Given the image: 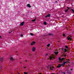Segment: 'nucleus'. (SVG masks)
Returning <instances> with one entry per match:
<instances>
[{
    "instance_id": "f257e3e1",
    "label": "nucleus",
    "mask_w": 74,
    "mask_h": 74,
    "mask_svg": "<svg viewBox=\"0 0 74 74\" xmlns=\"http://www.w3.org/2000/svg\"><path fill=\"white\" fill-rule=\"evenodd\" d=\"M58 60L59 61H63V60H64V58H62L61 59V58L60 57L58 59Z\"/></svg>"
},
{
    "instance_id": "f03ea898",
    "label": "nucleus",
    "mask_w": 74,
    "mask_h": 74,
    "mask_svg": "<svg viewBox=\"0 0 74 74\" xmlns=\"http://www.w3.org/2000/svg\"><path fill=\"white\" fill-rule=\"evenodd\" d=\"M68 40H70V41H71V38L70 37H68L67 38Z\"/></svg>"
},
{
    "instance_id": "7ed1b4c3",
    "label": "nucleus",
    "mask_w": 74,
    "mask_h": 74,
    "mask_svg": "<svg viewBox=\"0 0 74 74\" xmlns=\"http://www.w3.org/2000/svg\"><path fill=\"white\" fill-rule=\"evenodd\" d=\"M62 66H63L62 64H60V65H58L57 68H60Z\"/></svg>"
},
{
    "instance_id": "20e7f679",
    "label": "nucleus",
    "mask_w": 74,
    "mask_h": 74,
    "mask_svg": "<svg viewBox=\"0 0 74 74\" xmlns=\"http://www.w3.org/2000/svg\"><path fill=\"white\" fill-rule=\"evenodd\" d=\"M25 23V22H22V23H21L20 24V26H23L24 25V24Z\"/></svg>"
},
{
    "instance_id": "39448f33",
    "label": "nucleus",
    "mask_w": 74,
    "mask_h": 74,
    "mask_svg": "<svg viewBox=\"0 0 74 74\" xmlns=\"http://www.w3.org/2000/svg\"><path fill=\"white\" fill-rule=\"evenodd\" d=\"M49 36H53V34L51 33H49L48 34Z\"/></svg>"
},
{
    "instance_id": "423d86ee",
    "label": "nucleus",
    "mask_w": 74,
    "mask_h": 74,
    "mask_svg": "<svg viewBox=\"0 0 74 74\" xmlns=\"http://www.w3.org/2000/svg\"><path fill=\"white\" fill-rule=\"evenodd\" d=\"M35 50H36V48L34 47H33L32 48V51L34 52V51H35Z\"/></svg>"
},
{
    "instance_id": "0eeeda50",
    "label": "nucleus",
    "mask_w": 74,
    "mask_h": 74,
    "mask_svg": "<svg viewBox=\"0 0 74 74\" xmlns=\"http://www.w3.org/2000/svg\"><path fill=\"white\" fill-rule=\"evenodd\" d=\"M27 7H29V8H31V7H32V6H30V4H28L27 5Z\"/></svg>"
},
{
    "instance_id": "6e6552de",
    "label": "nucleus",
    "mask_w": 74,
    "mask_h": 74,
    "mask_svg": "<svg viewBox=\"0 0 74 74\" xmlns=\"http://www.w3.org/2000/svg\"><path fill=\"white\" fill-rule=\"evenodd\" d=\"M49 58L50 59V60H52V59H54V57H53L50 56L49 57Z\"/></svg>"
},
{
    "instance_id": "1a4fd4ad",
    "label": "nucleus",
    "mask_w": 74,
    "mask_h": 74,
    "mask_svg": "<svg viewBox=\"0 0 74 74\" xmlns=\"http://www.w3.org/2000/svg\"><path fill=\"white\" fill-rule=\"evenodd\" d=\"M50 16H51V14H49L45 16V18H47V17H50Z\"/></svg>"
},
{
    "instance_id": "9d476101",
    "label": "nucleus",
    "mask_w": 74,
    "mask_h": 74,
    "mask_svg": "<svg viewBox=\"0 0 74 74\" xmlns=\"http://www.w3.org/2000/svg\"><path fill=\"white\" fill-rule=\"evenodd\" d=\"M10 60H11L12 61H13V60H14L12 57H10Z\"/></svg>"
},
{
    "instance_id": "9b49d317",
    "label": "nucleus",
    "mask_w": 74,
    "mask_h": 74,
    "mask_svg": "<svg viewBox=\"0 0 74 74\" xmlns=\"http://www.w3.org/2000/svg\"><path fill=\"white\" fill-rule=\"evenodd\" d=\"M67 8L68 9L66 10L65 11V12H67L69 10V9H70V8L68 7Z\"/></svg>"
},
{
    "instance_id": "f8f14e48",
    "label": "nucleus",
    "mask_w": 74,
    "mask_h": 74,
    "mask_svg": "<svg viewBox=\"0 0 74 74\" xmlns=\"http://www.w3.org/2000/svg\"><path fill=\"white\" fill-rule=\"evenodd\" d=\"M66 63H67V62L66 61L65 62H64V63H62V66H64L65 64H66Z\"/></svg>"
},
{
    "instance_id": "ddd939ff",
    "label": "nucleus",
    "mask_w": 74,
    "mask_h": 74,
    "mask_svg": "<svg viewBox=\"0 0 74 74\" xmlns=\"http://www.w3.org/2000/svg\"><path fill=\"white\" fill-rule=\"evenodd\" d=\"M50 69H51V70H53V68H54V67H50Z\"/></svg>"
},
{
    "instance_id": "4468645a",
    "label": "nucleus",
    "mask_w": 74,
    "mask_h": 74,
    "mask_svg": "<svg viewBox=\"0 0 74 74\" xmlns=\"http://www.w3.org/2000/svg\"><path fill=\"white\" fill-rule=\"evenodd\" d=\"M36 43L34 42H33L31 43V45H34V44H35Z\"/></svg>"
},
{
    "instance_id": "2eb2a0df",
    "label": "nucleus",
    "mask_w": 74,
    "mask_h": 74,
    "mask_svg": "<svg viewBox=\"0 0 74 74\" xmlns=\"http://www.w3.org/2000/svg\"><path fill=\"white\" fill-rule=\"evenodd\" d=\"M43 24H44V25H47V23H46V22H43Z\"/></svg>"
},
{
    "instance_id": "dca6fc26",
    "label": "nucleus",
    "mask_w": 74,
    "mask_h": 74,
    "mask_svg": "<svg viewBox=\"0 0 74 74\" xmlns=\"http://www.w3.org/2000/svg\"><path fill=\"white\" fill-rule=\"evenodd\" d=\"M3 58H0V61H1L2 62L3 61Z\"/></svg>"
},
{
    "instance_id": "f3484780",
    "label": "nucleus",
    "mask_w": 74,
    "mask_h": 74,
    "mask_svg": "<svg viewBox=\"0 0 74 74\" xmlns=\"http://www.w3.org/2000/svg\"><path fill=\"white\" fill-rule=\"evenodd\" d=\"M29 56L30 58H32V55L30 54L29 55Z\"/></svg>"
},
{
    "instance_id": "a211bd4d",
    "label": "nucleus",
    "mask_w": 74,
    "mask_h": 74,
    "mask_svg": "<svg viewBox=\"0 0 74 74\" xmlns=\"http://www.w3.org/2000/svg\"><path fill=\"white\" fill-rule=\"evenodd\" d=\"M58 53H59L58 52H55V54L56 55H57Z\"/></svg>"
},
{
    "instance_id": "6ab92c4d",
    "label": "nucleus",
    "mask_w": 74,
    "mask_h": 74,
    "mask_svg": "<svg viewBox=\"0 0 74 74\" xmlns=\"http://www.w3.org/2000/svg\"><path fill=\"white\" fill-rule=\"evenodd\" d=\"M71 10L73 12L72 13V14H73V13H74V10L73 9H71Z\"/></svg>"
},
{
    "instance_id": "aec40b11",
    "label": "nucleus",
    "mask_w": 74,
    "mask_h": 74,
    "mask_svg": "<svg viewBox=\"0 0 74 74\" xmlns=\"http://www.w3.org/2000/svg\"><path fill=\"white\" fill-rule=\"evenodd\" d=\"M36 18H35L34 20H32V22H35L36 21Z\"/></svg>"
},
{
    "instance_id": "412c9836",
    "label": "nucleus",
    "mask_w": 74,
    "mask_h": 74,
    "mask_svg": "<svg viewBox=\"0 0 74 74\" xmlns=\"http://www.w3.org/2000/svg\"><path fill=\"white\" fill-rule=\"evenodd\" d=\"M20 37H23V35L22 34H21L20 35Z\"/></svg>"
},
{
    "instance_id": "4be33fe9",
    "label": "nucleus",
    "mask_w": 74,
    "mask_h": 74,
    "mask_svg": "<svg viewBox=\"0 0 74 74\" xmlns=\"http://www.w3.org/2000/svg\"><path fill=\"white\" fill-rule=\"evenodd\" d=\"M50 46V44H49L47 45V47H49V46Z\"/></svg>"
},
{
    "instance_id": "5701e85b",
    "label": "nucleus",
    "mask_w": 74,
    "mask_h": 74,
    "mask_svg": "<svg viewBox=\"0 0 74 74\" xmlns=\"http://www.w3.org/2000/svg\"><path fill=\"white\" fill-rule=\"evenodd\" d=\"M65 48L67 49H68V47L67 46H65Z\"/></svg>"
},
{
    "instance_id": "b1692460",
    "label": "nucleus",
    "mask_w": 74,
    "mask_h": 74,
    "mask_svg": "<svg viewBox=\"0 0 74 74\" xmlns=\"http://www.w3.org/2000/svg\"><path fill=\"white\" fill-rule=\"evenodd\" d=\"M67 73H68V74H70V72L69 71H68Z\"/></svg>"
},
{
    "instance_id": "393cba45",
    "label": "nucleus",
    "mask_w": 74,
    "mask_h": 74,
    "mask_svg": "<svg viewBox=\"0 0 74 74\" xmlns=\"http://www.w3.org/2000/svg\"><path fill=\"white\" fill-rule=\"evenodd\" d=\"M65 52H67V50L66 49H65Z\"/></svg>"
},
{
    "instance_id": "a878e982",
    "label": "nucleus",
    "mask_w": 74,
    "mask_h": 74,
    "mask_svg": "<svg viewBox=\"0 0 74 74\" xmlns=\"http://www.w3.org/2000/svg\"><path fill=\"white\" fill-rule=\"evenodd\" d=\"M30 35H31L32 36H33V34L31 33L30 34Z\"/></svg>"
},
{
    "instance_id": "bb28decb",
    "label": "nucleus",
    "mask_w": 74,
    "mask_h": 74,
    "mask_svg": "<svg viewBox=\"0 0 74 74\" xmlns=\"http://www.w3.org/2000/svg\"><path fill=\"white\" fill-rule=\"evenodd\" d=\"M63 36L64 37H66V36H65V34H63Z\"/></svg>"
},
{
    "instance_id": "cd10ccee",
    "label": "nucleus",
    "mask_w": 74,
    "mask_h": 74,
    "mask_svg": "<svg viewBox=\"0 0 74 74\" xmlns=\"http://www.w3.org/2000/svg\"><path fill=\"white\" fill-rule=\"evenodd\" d=\"M12 32L13 31H11L10 32H9V33L10 34V33H12Z\"/></svg>"
},
{
    "instance_id": "c85d7f7f",
    "label": "nucleus",
    "mask_w": 74,
    "mask_h": 74,
    "mask_svg": "<svg viewBox=\"0 0 74 74\" xmlns=\"http://www.w3.org/2000/svg\"><path fill=\"white\" fill-rule=\"evenodd\" d=\"M23 73H24V74H27V73H26V72H24Z\"/></svg>"
},
{
    "instance_id": "c756f323",
    "label": "nucleus",
    "mask_w": 74,
    "mask_h": 74,
    "mask_svg": "<svg viewBox=\"0 0 74 74\" xmlns=\"http://www.w3.org/2000/svg\"><path fill=\"white\" fill-rule=\"evenodd\" d=\"M66 63H70L68 61H66Z\"/></svg>"
},
{
    "instance_id": "7c9ffc66",
    "label": "nucleus",
    "mask_w": 74,
    "mask_h": 74,
    "mask_svg": "<svg viewBox=\"0 0 74 74\" xmlns=\"http://www.w3.org/2000/svg\"><path fill=\"white\" fill-rule=\"evenodd\" d=\"M13 31L12 32H14V29H13L12 30V31Z\"/></svg>"
},
{
    "instance_id": "2f4dec72",
    "label": "nucleus",
    "mask_w": 74,
    "mask_h": 74,
    "mask_svg": "<svg viewBox=\"0 0 74 74\" xmlns=\"http://www.w3.org/2000/svg\"><path fill=\"white\" fill-rule=\"evenodd\" d=\"M55 2L56 3H58V1H56Z\"/></svg>"
},
{
    "instance_id": "473e14b6",
    "label": "nucleus",
    "mask_w": 74,
    "mask_h": 74,
    "mask_svg": "<svg viewBox=\"0 0 74 74\" xmlns=\"http://www.w3.org/2000/svg\"><path fill=\"white\" fill-rule=\"evenodd\" d=\"M2 38V37L1 36H0V38Z\"/></svg>"
},
{
    "instance_id": "72a5a7b5",
    "label": "nucleus",
    "mask_w": 74,
    "mask_h": 74,
    "mask_svg": "<svg viewBox=\"0 0 74 74\" xmlns=\"http://www.w3.org/2000/svg\"><path fill=\"white\" fill-rule=\"evenodd\" d=\"M15 52H16V53H17L18 52V51H16Z\"/></svg>"
},
{
    "instance_id": "f704fd0d",
    "label": "nucleus",
    "mask_w": 74,
    "mask_h": 74,
    "mask_svg": "<svg viewBox=\"0 0 74 74\" xmlns=\"http://www.w3.org/2000/svg\"><path fill=\"white\" fill-rule=\"evenodd\" d=\"M48 54H46V56H48Z\"/></svg>"
},
{
    "instance_id": "c9c22d12",
    "label": "nucleus",
    "mask_w": 74,
    "mask_h": 74,
    "mask_svg": "<svg viewBox=\"0 0 74 74\" xmlns=\"http://www.w3.org/2000/svg\"><path fill=\"white\" fill-rule=\"evenodd\" d=\"M25 52H24L23 53H24V55H25Z\"/></svg>"
},
{
    "instance_id": "e433bc0d",
    "label": "nucleus",
    "mask_w": 74,
    "mask_h": 74,
    "mask_svg": "<svg viewBox=\"0 0 74 74\" xmlns=\"http://www.w3.org/2000/svg\"><path fill=\"white\" fill-rule=\"evenodd\" d=\"M25 62H27V60H25Z\"/></svg>"
},
{
    "instance_id": "4c0bfd02",
    "label": "nucleus",
    "mask_w": 74,
    "mask_h": 74,
    "mask_svg": "<svg viewBox=\"0 0 74 74\" xmlns=\"http://www.w3.org/2000/svg\"><path fill=\"white\" fill-rule=\"evenodd\" d=\"M24 69H26V67H24Z\"/></svg>"
},
{
    "instance_id": "58836bf2",
    "label": "nucleus",
    "mask_w": 74,
    "mask_h": 74,
    "mask_svg": "<svg viewBox=\"0 0 74 74\" xmlns=\"http://www.w3.org/2000/svg\"><path fill=\"white\" fill-rule=\"evenodd\" d=\"M62 51H63V49H62Z\"/></svg>"
},
{
    "instance_id": "ea45409f",
    "label": "nucleus",
    "mask_w": 74,
    "mask_h": 74,
    "mask_svg": "<svg viewBox=\"0 0 74 74\" xmlns=\"http://www.w3.org/2000/svg\"><path fill=\"white\" fill-rule=\"evenodd\" d=\"M52 74H55L52 73Z\"/></svg>"
},
{
    "instance_id": "a19ab883",
    "label": "nucleus",
    "mask_w": 74,
    "mask_h": 74,
    "mask_svg": "<svg viewBox=\"0 0 74 74\" xmlns=\"http://www.w3.org/2000/svg\"><path fill=\"white\" fill-rule=\"evenodd\" d=\"M49 66L47 67V68H49Z\"/></svg>"
},
{
    "instance_id": "79ce46f5",
    "label": "nucleus",
    "mask_w": 74,
    "mask_h": 74,
    "mask_svg": "<svg viewBox=\"0 0 74 74\" xmlns=\"http://www.w3.org/2000/svg\"><path fill=\"white\" fill-rule=\"evenodd\" d=\"M71 70H72V69H71Z\"/></svg>"
},
{
    "instance_id": "37998d69",
    "label": "nucleus",
    "mask_w": 74,
    "mask_h": 74,
    "mask_svg": "<svg viewBox=\"0 0 74 74\" xmlns=\"http://www.w3.org/2000/svg\"><path fill=\"white\" fill-rule=\"evenodd\" d=\"M17 55H18V54H17Z\"/></svg>"
},
{
    "instance_id": "c03bdc74",
    "label": "nucleus",
    "mask_w": 74,
    "mask_h": 74,
    "mask_svg": "<svg viewBox=\"0 0 74 74\" xmlns=\"http://www.w3.org/2000/svg\"><path fill=\"white\" fill-rule=\"evenodd\" d=\"M18 74H19V73H18Z\"/></svg>"
}]
</instances>
